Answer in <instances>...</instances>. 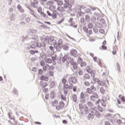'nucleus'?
I'll return each instance as SVG.
<instances>
[{
	"instance_id": "obj_34",
	"label": "nucleus",
	"mask_w": 125,
	"mask_h": 125,
	"mask_svg": "<svg viewBox=\"0 0 125 125\" xmlns=\"http://www.w3.org/2000/svg\"><path fill=\"white\" fill-rule=\"evenodd\" d=\"M73 101L74 102H77V95L76 94H73L72 96Z\"/></svg>"
},
{
	"instance_id": "obj_59",
	"label": "nucleus",
	"mask_w": 125,
	"mask_h": 125,
	"mask_svg": "<svg viewBox=\"0 0 125 125\" xmlns=\"http://www.w3.org/2000/svg\"><path fill=\"white\" fill-rule=\"evenodd\" d=\"M22 38L23 39L22 42H25V41L28 39V36H22Z\"/></svg>"
},
{
	"instance_id": "obj_6",
	"label": "nucleus",
	"mask_w": 125,
	"mask_h": 125,
	"mask_svg": "<svg viewBox=\"0 0 125 125\" xmlns=\"http://www.w3.org/2000/svg\"><path fill=\"white\" fill-rule=\"evenodd\" d=\"M65 106V103L62 101H60L59 103V106H57L56 109L58 111H59L60 109L62 110L64 106Z\"/></svg>"
},
{
	"instance_id": "obj_24",
	"label": "nucleus",
	"mask_w": 125,
	"mask_h": 125,
	"mask_svg": "<svg viewBox=\"0 0 125 125\" xmlns=\"http://www.w3.org/2000/svg\"><path fill=\"white\" fill-rule=\"evenodd\" d=\"M48 67H49V64L44 65L42 66V69L44 72H45L47 70Z\"/></svg>"
},
{
	"instance_id": "obj_4",
	"label": "nucleus",
	"mask_w": 125,
	"mask_h": 125,
	"mask_svg": "<svg viewBox=\"0 0 125 125\" xmlns=\"http://www.w3.org/2000/svg\"><path fill=\"white\" fill-rule=\"evenodd\" d=\"M63 90H64L63 93H64L65 96H67V95L68 94V92L69 91L68 89H69V84H68L67 83L65 84H64L63 85Z\"/></svg>"
},
{
	"instance_id": "obj_55",
	"label": "nucleus",
	"mask_w": 125,
	"mask_h": 125,
	"mask_svg": "<svg viewBox=\"0 0 125 125\" xmlns=\"http://www.w3.org/2000/svg\"><path fill=\"white\" fill-rule=\"evenodd\" d=\"M84 111L85 112L86 114H88V107L85 106Z\"/></svg>"
},
{
	"instance_id": "obj_47",
	"label": "nucleus",
	"mask_w": 125,
	"mask_h": 125,
	"mask_svg": "<svg viewBox=\"0 0 125 125\" xmlns=\"http://www.w3.org/2000/svg\"><path fill=\"white\" fill-rule=\"evenodd\" d=\"M84 11L85 13H86L87 14H88V13H90V11H91V10L89 8H87L85 9Z\"/></svg>"
},
{
	"instance_id": "obj_18",
	"label": "nucleus",
	"mask_w": 125,
	"mask_h": 125,
	"mask_svg": "<svg viewBox=\"0 0 125 125\" xmlns=\"http://www.w3.org/2000/svg\"><path fill=\"white\" fill-rule=\"evenodd\" d=\"M17 8L19 10V11H20V12H21L22 13H24V9L22 8V6L20 5V4H19L17 6Z\"/></svg>"
},
{
	"instance_id": "obj_42",
	"label": "nucleus",
	"mask_w": 125,
	"mask_h": 125,
	"mask_svg": "<svg viewBox=\"0 0 125 125\" xmlns=\"http://www.w3.org/2000/svg\"><path fill=\"white\" fill-rule=\"evenodd\" d=\"M41 15L45 19H47V16L43 12L41 13Z\"/></svg>"
},
{
	"instance_id": "obj_1",
	"label": "nucleus",
	"mask_w": 125,
	"mask_h": 125,
	"mask_svg": "<svg viewBox=\"0 0 125 125\" xmlns=\"http://www.w3.org/2000/svg\"><path fill=\"white\" fill-rule=\"evenodd\" d=\"M73 59L72 58H71L68 54H65V53H61L59 56V60L60 61H62V63H65L66 62L69 63V62Z\"/></svg>"
},
{
	"instance_id": "obj_52",
	"label": "nucleus",
	"mask_w": 125,
	"mask_h": 125,
	"mask_svg": "<svg viewBox=\"0 0 125 125\" xmlns=\"http://www.w3.org/2000/svg\"><path fill=\"white\" fill-rule=\"evenodd\" d=\"M90 74L91 77L94 78L95 77V70H93Z\"/></svg>"
},
{
	"instance_id": "obj_29",
	"label": "nucleus",
	"mask_w": 125,
	"mask_h": 125,
	"mask_svg": "<svg viewBox=\"0 0 125 125\" xmlns=\"http://www.w3.org/2000/svg\"><path fill=\"white\" fill-rule=\"evenodd\" d=\"M108 121H109V122H110V123H111V124H112V125H115V123H116V120H115L114 119H112V118H108L107 119Z\"/></svg>"
},
{
	"instance_id": "obj_3",
	"label": "nucleus",
	"mask_w": 125,
	"mask_h": 125,
	"mask_svg": "<svg viewBox=\"0 0 125 125\" xmlns=\"http://www.w3.org/2000/svg\"><path fill=\"white\" fill-rule=\"evenodd\" d=\"M94 91H96V87H94V85H91L90 88H87L86 89V92L89 94H91L93 92H95Z\"/></svg>"
},
{
	"instance_id": "obj_30",
	"label": "nucleus",
	"mask_w": 125,
	"mask_h": 125,
	"mask_svg": "<svg viewBox=\"0 0 125 125\" xmlns=\"http://www.w3.org/2000/svg\"><path fill=\"white\" fill-rule=\"evenodd\" d=\"M85 20L86 22H89L90 21V17L89 15H86L85 16Z\"/></svg>"
},
{
	"instance_id": "obj_8",
	"label": "nucleus",
	"mask_w": 125,
	"mask_h": 125,
	"mask_svg": "<svg viewBox=\"0 0 125 125\" xmlns=\"http://www.w3.org/2000/svg\"><path fill=\"white\" fill-rule=\"evenodd\" d=\"M70 55H71V56H73V57L76 58L79 55L78 54V51L77 50L72 49L70 50Z\"/></svg>"
},
{
	"instance_id": "obj_9",
	"label": "nucleus",
	"mask_w": 125,
	"mask_h": 125,
	"mask_svg": "<svg viewBox=\"0 0 125 125\" xmlns=\"http://www.w3.org/2000/svg\"><path fill=\"white\" fill-rule=\"evenodd\" d=\"M77 82H78V80L76 77H70L68 79L69 83H76Z\"/></svg>"
},
{
	"instance_id": "obj_56",
	"label": "nucleus",
	"mask_w": 125,
	"mask_h": 125,
	"mask_svg": "<svg viewBox=\"0 0 125 125\" xmlns=\"http://www.w3.org/2000/svg\"><path fill=\"white\" fill-rule=\"evenodd\" d=\"M36 46L38 48H41V47H42V43L38 42L37 44H36Z\"/></svg>"
},
{
	"instance_id": "obj_13",
	"label": "nucleus",
	"mask_w": 125,
	"mask_h": 125,
	"mask_svg": "<svg viewBox=\"0 0 125 125\" xmlns=\"http://www.w3.org/2000/svg\"><path fill=\"white\" fill-rule=\"evenodd\" d=\"M92 110L94 111L96 117L98 119H100L101 118V114H100V112L98 110H95V109L94 110L92 109Z\"/></svg>"
},
{
	"instance_id": "obj_28",
	"label": "nucleus",
	"mask_w": 125,
	"mask_h": 125,
	"mask_svg": "<svg viewBox=\"0 0 125 125\" xmlns=\"http://www.w3.org/2000/svg\"><path fill=\"white\" fill-rule=\"evenodd\" d=\"M31 35H34L35 34H37V30L36 29H30L29 31Z\"/></svg>"
},
{
	"instance_id": "obj_16",
	"label": "nucleus",
	"mask_w": 125,
	"mask_h": 125,
	"mask_svg": "<svg viewBox=\"0 0 125 125\" xmlns=\"http://www.w3.org/2000/svg\"><path fill=\"white\" fill-rule=\"evenodd\" d=\"M41 81H44L45 82H48V80H49V78H48L47 77L42 75L40 77Z\"/></svg>"
},
{
	"instance_id": "obj_51",
	"label": "nucleus",
	"mask_w": 125,
	"mask_h": 125,
	"mask_svg": "<svg viewBox=\"0 0 125 125\" xmlns=\"http://www.w3.org/2000/svg\"><path fill=\"white\" fill-rule=\"evenodd\" d=\"M101 104L103 107H106V102L104 101V100L101 101Z\"/></svg>"
},
{
	"instance_id": "obj_36",
	"label": "nucleus",
	"mask_w": 125,
	"mask_h": 125,
	"mask_svg": "<svg viewBox=\"0 0 125 125\" xmlns=\"http://www.w3.org/2000/svg\"><path fill=\"white\" fill-rule=\"evenodd\" d=\"M61 99H62V100H63V101H67V98H66V97L63 94L61 95Z\"/></svg>"
},
{
	"instance_id": "obj_5",
	"label": "nucleus",
	"mask_w": 125,
	"mask_h": 125,
	"mask_svg": "<svg viewBox=\"0 0 125 125\" xmlns=\"http://www.w3.org/2000/svg\"><path fill=\"white\" fill-rule=\"evenodd\" d=\"M70 65L73 66L74 70H77L78 69V63L76 62H75L74 59L72 58L70 62H69Z\"/></svg>"
},
{
	"instance_id": "obj_22",
	"label": "nucleus",
	"mask_w": 125,
	"mask_h": 125,
	"mask_svg": "<svg viewBox=\"0 0 125 125\" xmlns=\"http://www.w3.org/2000/svg\"><path fill=\"white\" fill-rule=\"evenodd\" d=\"M105 90L104 87H100V93H101L102 94H104V93H105Z\"/></svg>"
},
{
	"instance_id": "obj_41",
	"label": "nucleus",
	"mask_w": 125,
	"mask_h": 125,
	"mask_svg": "<svg viewBox=\"0 0 125 125\" xmlns=\"http://www.w3.org/2000/svg\"><path fill=\"white\" fill-rule=\"evenodd\" d=\"M45 54L44 53H42L40 54V56L39 57L40 60H42V59H43Z\"/></svg>"
},
{
	"instance_id": "obj_43",
	"label": "nucleus",
	"mask_w": 125,
	"mask_h": 125,
	"mask_svg": "<svg viewBox=\"0 0 125 125\" xmlns=\"http://www.w3.org/2000/svg\"><path fill=\"white\" fill-rule=\"evenodd\" d=\"M62 83H63V84H65L67 83V80H66V78H63L62 79Z\"/></svg>"
},
{
	"instance_id": "obj_31",
	"label": "nucleus",
	"mask_w": 125,
	"mask_h": 125,
	"mask_svg": "<svg viewBox=\"0 0 125 125\" xmlns=\"http://www.w3.org/2000/svg\"><path fill=\"white\" fill-rule=\"evenodd\" d=\"M54 86H55V82L54 81H52L50 84V88H53Z\"/></svg>"
},
{
	"instance_id": "obj_38",
	"label": "nucleus",
	"mask_w": 125,
	"mask_h": 125,
	"mask_svg": "<svg viewBox=\"0 0 125 125\" xmlns=\"http://www.w3.org/2000/svg\"><path fill=\"white\" fill-rule=\"evenodd\" d=\"M46 63H48V64H51L52 63V60L50 58H48L46 60Z\"/></svg>"
},
{
	"instance_id": "obj_2",
	"label": "nucleus",
	"mask_w": 125,
	"mask_h": 125,
	"mask_svg": "<svg viewBox=\"0 0 125 125\" xmlns=\"http://www.w3.org/2000/svg\"><path fill=\"white\" fill-rule=\"evenodd\" d=\"M49 42H50V43H49V44L54 45L55 48H57V42H56V40H54L53 37L50 36L49 37Z\"/></svg>"
},
{
	"instance_id": "obj_33",
	"label": "nucleus",
	"mask_w": 125,
	"mask_h": 125,
	"mask_svg": "<svg viewBox=\"0 0 125 125\" xmlns=\"http://www.w3.org/2000/svg\"><path fill=\"white\" fill-rule=\"evenodd\" d=\"M119 117H120V114H119L118 113H116L113 116V117H112V118H113V120H115V121H116V120H117L118 118H119Z\"/></svg>"
},
{
	"instance_id": "obj_32",
	"label": "nucleus",
	"mask_w": 125,
	"mask_h": 125,
	"mask_svg": "<svg viewBox=\"0 0 125 125\" xmlns=\"http://www.w3.org/2000/svg\"><path fill=\"white\" fill-rule=\"evenodd\" d=\"M112 116H113V114H112L111 113H108L105 115V118H106V119H110V118H111V117H112V118H113Z\"/></svg>"
},
{
	"instance_id": "obj_10",
	"label": "nucleus",
	"mask_w": 125,
	"mask_h": 125,
	"mask_svg": "<svg viewBox=\"0 0 125 125\" xmlns=\"http://www.w3.org/2000/svg\"><path fill=\"white\" fill-rule=\"evenodd\" d=\"M72 4H70V2H66L64 3L63 4V8H65V9H67V8H68V9H71L72 8Z\"/></svg>"
},
{
	"instance_id": "obj_40",
	"label": "nucleus",
	"mask_w": 125,
	"mask_h": 125,
	"mask_svg": "<svg viewBox=\"0 0 125 125\" xmlns=\"http://www.w3.org/2000/svg\"><path fill=\"white\" fill-rule=\"evenodd\" d=\"M83 62V59L81 57H79L77 61V63L78 64H81Z\"/></svg>"
},
{
	"instance_id": "obj_53",
	"label": "nucleus",
	"mask_w": 125,
	"mask_h": 125,
	"mask_svg": "<svg viewBox=\"0 0 125 125\" xmlns=\"http://www.w3.org/2000/svg\"><path fill=\"white\" fill-rule=\"evenodd\" d=\"M42 74H43V71L42 70V69H40L39 70L38 75H42Z\"/></svg>"
},
{
	"instance_id": "obj_57",
	"label": "nucleus",
	"mask_w": 125,
	"mask_h": 125,
	"mask_svg": "<svg viewBox=\"0 0 125 125\" xmlns=\"http://www.w3.org/2000/svg\"><path fill=\"white\" fill-rule=\"evenodd\" d=\"M93 81L95 82V83H98V82H99V79L96 78L95 77H93Z\"/></svg>"
},
{
	"instance_id": "obj_11",
	"label": "nucleus",
	"mask_w": 125,
	"mask_h": 125,
	"mask_svg": "<svg viewBox=\"0 0 125 125\" xmlns=\"http://www.w3.org/2000/svg\"><path fill=\"white\" fill-rule=\"evenodd\" d=\"M63 40L62 39H60L58 40V43H57V48L59 47V48H62V46H63Z\"/></svg>"
},
{
	"instance_id": "obj_62",
	"label": "nucleus",
	"mask_w": 125,
	"mask_h": 125,
	"mask_svg": "<svg viewBox=\"0 0 125 125\" xmlns=\"http://www.w3.org/2000/svg\"><path fill=\"white\" fill-rule=\"evenodd\" d=\"M78 15H79V17L80 16H82V15H83V14H84V13H83V12H78Z\"/></svg>"
},
{
	"instance_id": "obj_61",
	"label": "nucleus",
	"mask_w": 125,
	"mask_h": 125,
	"mask_svg": "<svg viewBox=\"0 0 125 125\" xmlns=\"http://www.w3.org/2000/svg\"><path fill=\"white\" fill-rule=\"evenodd\" d=\"M116 123H117L118 125H121V124H122V120H121L120 119L117 120H116Z\"/></svg>"
},
{
	"instance_id": "obj_48",
	"label": "nucleus",
	"mask_w": 125,
	"mask_h": 125,
	"mask_svg": "<svg viewBox=\"0 0 125 125\" xmlns=\"http://www.w3.org/2000/svg\"><path fill=\"white\" fill-rule=\"evenodd\" d=\"M87 105L90 108H92V106H93V104H92L91 102H87Z\"/></svg>"
},
{
	"instance_id": "obj_19",
	"label": "nucleus",
	"mask_w": 125,
	"mask_h": 125,
	"mask_svg": "<svg viewBox=\"0 0 125 125\" xmlns=\"http://www.w3.org/2000/svg\"><path fill=\"white\" fill-rule=\"evenodd\" d=\"M57 105H58V101L57 100H55L52 102V106L57 107V106H58Z\"/></svg>"
},
{
	"instance_id": "obj_45",
	"label": "nucleus",
	"mask_w": 125,
	"mask_h": 125,
	"mask_svg": "<svg viewBox=\"0 0 125 125\" xmlns=\"http://www.w3.org/2000/svg\"><path fill=\"white\" fill-rule=\"evenodd\" d=\"M84 93L83 92H81L80 94V98L81 99H83L85 98Z\"/></svg>"
},
{
	"instance_id": "obj_12",
	"label": "nucleus",
	"mask_w": 125,
	"mask_h": 125,
	"mask_svg": "<svg viewBox=\"0 0 125 125\" xmlns=\"http://www.w3.org/2000/svg\"><path fill=\"white\" fill-rule=\"evenodd\" d=\"M63 50H65V51H68L69 50V48H70V45L67 43H65L62 45V47Z\"/></svg>"
},
{
	"instance_id": "obj_20",
	"label": "nucleus",
	"mask_w": 125,
	"mask_h": 125,
	"mask_svg": "<svg viewBox=\"0 0 125 125\" xmlns=\"http://www.w3.org/2000/svg\"><path fill=\"white\" fill-rule=\"evenodd\" d=\"M85 80H89L90 79V75H89L88 74L86 73L83 75V77Z\"/></svg>"
},
{
	"instance_id": "obj_21",
	"label": "nucleus",
	"mask_w": 125,
	"mask_h": 125,
	"mask_svg": "<svg viewBox=\"0 0 125 125\" xmlns=\"http://www.w3.org/2000/svg\"><path fill=\"white\" fill-rule=\"evenodd\" d=\"M116 68L117 71H118V73H121V66H120L119 62H117L116 63Z\"/></svg>"
},
{
	"instance_id": "obj_23",
	"label": "nucleus",
	"mask_w": 125,
	"mask_h": 125,
	"mask_svg": "<svg viewBox=\"0 0 125 125\" xmlns=\"http://www.w3.org/2000/svg\"><path fill=\"white\" fill-rule=\"evenodd\" d=\"M98 84H99V85H101V86H104V85H105V83L100 80H99V81L98 82Z\"/></svg>"
},
{
	"instance_id": "obj_27",
	"label": "nucleus",
	"mask_w": 125,
	"mask_h": 125,
	"mask_svg": "<svg viewBox=\"0 0 125 125\" xmlns=\"http://www.w3.org/2000/svg\"><path fill=\"white\" fill-rule=\"evenodd\" d=\"M57 10H58V11H60V12L64 11V7L62 6H59L57 8Z\"/></svg>"
},
{
	"instance_id": "obj_46",
	"label": "nucleus",
	"mask_w": 125,
	"mask_h": 125,
	"mask_svg": "<svg viewBox=\"0 0 125 125\" xmlns=\"http://www.w3.org/2000/svg\"><path fill=\"white\" fill-rule=\"evenodd\" d=\"M87 27L88 29H92V27H93V24H92L91 23H89L87 24Z\"/></svg>"
},
{
	"instance_id": "obj_50",
	"label": "nucleus",
	"mask_w": 125,
	"mask_h": 125,
	"mask_svg": "<svg viewBox=\"0 0 125 125\" xmlns=\"http://www.w3.org/2000/svg\"><path fill=\"white\" fill-rule=\"evenodd\" d=\"M57 3L58 4V5H63V1H61V0H58V2H57Z\"/></svg>"
},
{
	"instance_id": "obj_35",
	"label": "nucleus",
	"mask_w": 125,
	"mask_h": 125,
	"mask_svg": "<svg viewBox=\"0 0 125 125\" xmlns=\"http://www.w3.org/2000/svg\"><path fill=\"white\" fill-rule=\"evenodd\" d=\"M54 3V1L52 0H50L48 1L46 3V5H49V6H51V5H53Z\"/></svg>"
},
{
	"instance_id": "obj_58",
	"label": "nucleus",
	"mask_w": 125,
	"mask_h": 125,
	"mask_svg": "<svg viewBox=\"0 0 125 125\" xmlns=\"http://www.w3.org/2000/svg\"><path fill=\"white\" fill-rule=\"evenodd\" d=\"M11 20L13 21L15 19V14H12L11 17Z\"/></svg>"
},
{
	"instance_id": "obj_44",
	"label": "nucleus",
	"mask_w": 125,
	"mask_h": 125,
	"mask_svg": "<svg viewBox=\"0 0 125 125\" xmlns=\"http://www.w3.org/2000/svg\"><path fill=\"white\" fill-rule=\"evenodd\" d=\"M25 21L26 23H30L31 22V19L29 17L25 18Z\"/></svg>"
},
{
	"instance_id": "obj_39",
	"label": "nucleus",
	"mask_w": 125,
	"mask_h": 125,
	"mask_svg": "<svg viewBox=\"0 0 125 125\" xmlns=\"http://www.w3.org/2000/svg\"><path fill=\"white\" fill-rule=\"evenodd\" d=\"M84 84L85 86H89V85H90V83L88 81H84Z\"/></svg>"
},
{
	"instance_id": "obj_7",
	"label": "nucleus",
	"mask_w": 125,
	"mask_h": 125,
	"mask_svg": "<svg viewBox=\"0 0 125 125\" xmlns=\"http://www.w3.org/2000/svg\"><path fill=\"white\" fill-rule=\"evenodd\" d=\"M95 116V112L94 111H91L90 113H89L87 119L88 121H91V120H93L94 119V116Z\"/></svg>"
},
{
	"instance_id": "obj_37",
	"label": "nucleus",
	"mask_w": 125,
	"mask_h": 125,
	"mask_svg": "<svg viewBox=\"0 0 125 125\" xmlns=\"http://www.w3.org/2000/svg\"><path fill=\"white\" fill-rule=\"evenodd\" d=\"M49 8L51 11H53V10H55V6L54 5H52L49 6Z\"/></svg>"
},
{
	"instance_id": "obj_54",
	"label": "nucleus",
	"mask_w": 125,
	"mask_h": 125,
	"mask_svg": "<svg viewBox=\"0 0 125 125\" xmlns=\"http://www.w3.org/2000/svg\"><path fill=\"white\" fill-rule=\"evenodd\" d=\"M83 30L84 32H85V33L86 34H87L88 33V29L86 28V26H84L83 27Z\"/></svg>"
},
{
	"instance_id": "obj_64",
	"label": "nucleus",
	"mask_w": 125,
	"mask_h": 125,
	"mask_svg": "<svg viewBox=\"0 0 125 125\" xmlns=\"http://www.w3.org/2000/svg\"><path fill=\"white\" fill-rule=\"evenodd\" d=\"M104 125H111L109 121H105Z\"/></svg>"
},
{
	"instance_id": "obj_14",
	"label": "nucleus",
	"mask_w": 125,
	"mask_h": 125,
	"mask_svg": "<svg viewBox=\"0 0 125 125\" xmlns=\"http://www.w3.org/2000/svg\"><path fill=\"white\" fill-rule=\"evenodd\" d=\"M57 14H58V11H57V10L53 11V14H52V18H53V19L57 18Z\"/></svg>"
},
{
	"instance_id": "obj_49",
	"label": "nucleus",
	"mask_w": 125,
	"mask_h": 125,
	"mask_svg": "<svg viewBox=\"0 0 125 125\" xmlns=\"http://www.w3.org/2000/svg\"><path fill=\"white\" fill-rule=\"evenodd\" d=\"M80 64H81V67H84L86 66V62H83Z\"/></svg>"
},
{
	"instance_id": "obj_17",
	"label": "nucleus",
	"mask_w": 125,
	"mask_h": 125,
	"mask_svg": "<svg viewBox=\"0 0 125 125\" xmlns=\"http://www.w3.org/2000/svg\"><path fill=\"white\" fill-rule=\"evenodd\" d=\"M40 85L42 87L44 88L46 87L48 85V84H47V83H42V81L40 82Z\"/></svg>"
},
{
	"instance_id": "obj_15",
	"label": "nucleus",
	"mask_w": 125,
	"mask_h": 125,
	"mask_svg": "<svg viewBox=\"0 0 125 125\" xmlns=\"http://www.w3.org/2000/svg\"><path fill=\"white\" fill-rule=\"evenodd\" d=\"M43 42L44 43H50V42H49V37L46 36L44 39H43Z\"/></svg>"
},
{
	"instance_id": "obj_25",
	"label": "nucleus",
	"mask_w": 125,
	"mask_h": 125,
	"mask_svg": "<svg viewBox=\"0 0 125 125\" xmlns=\"http://www.w3.org/2000/svg\"><path fill=\"white\" fill-rule=\"evenodd\" d=\"M91 94H92V95L91 96H93L95 98H96V99H98V98H99L97 93L95 92L92 93Z\"/></svg>"
},
{
	"instance_id": "obj_60",
	"label": "nucleus",
	"mask_w": 125,
	"mask_h": 125,
	"mask_svg": "<svg viewBox=\"0 0 125 125\" xmlns=\"http://www.w3.org/2000/svg\"><path fill=\"white\" fill-rule=\"evenodd\" d=\"M50 97H51V99H53V98H54V92H51Z\"/></svg>"
},
{
	"instance_id": "obj_63",
	"label": "nucleus",
	"mask_w": 125,
	"mask_h": 125,
	"mask_svg": "<svg viewBox=\"0 0 125 125\" xmlns=\"http://www.w3.org/2000/svg\"><path fill=\"white\" fill-rule=\"evenodd\" d=\"M98 109L99 110V111H100V112H103L104 111L103 108L101 106H98Z\"/></svg>"
},
{
	"instance_id": "obj_26",
	"label": "nucleus",
	"mask_w": 125,
	"mask_h": 125,
	"mask_svg": "<svg viewBox=\"0 0 125 125\" xmlns=\"http://www.w3.org/2000/svg\"><path fill=\"white\" fill-rule=\"evenodd\" d=\"M118 97L122 100V101L125 102V98L124 96H123L122 94L119 95Z\"/></svg>"
}]
</instances>
